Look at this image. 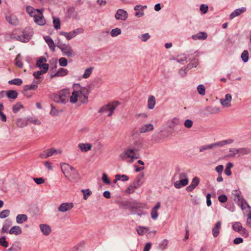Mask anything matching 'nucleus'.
<instances>
[{"label":"nucleus","mask_w":251,"mask_h":251,"mask_svg":"<svg viewBox=\"0 0 251 251\" xmlns=\"http://www.w3.org/2000/svg\"><path fill=\"white\" fill-rule=\"evenodd\" d=\"M75 90L70 97V101L75 103L77 100L85 102L87 100V90L85 88L80 87L79 85L74 86Z\"/></svg>","instance_id":"obj_1"},{"label":"nucleus","mask_w":251,"mask_h":251,"mask_svg":"<svg viewBox=\"0 0 251 251\" xmlns=\"http://www.w3.org/2000/svg\"><path fill=\"white\" fill-rule=\"evenodd\" d=\"M26 11L31 17H33L35 23L40 25H45L46 20L43 15V9H35L32 6H28L26 7Z\"/></svg>","instance_id":"obj_2"},{"label":"nucleus","mask_w":251,"mask_h":251,"mask_svg":"<svg viewBox=\"0 0 251 251\" xmlns=\"http://www.w3.org/2000/svg\"><path fill=\"white\" fill-rule=\"evenodd\" d=\"M70 95V93L68 89H63L54 95L53 100L57 102H64L68 100Z\"/></svg>","instance_id":"obj_3"},{"label":"nucleus","mask_w":251,"mask_h":251,"mask_svg":"<svg viewBox=\"0 0 251 251\" xmlns=\"http://www.w3.org/2000/svg\"><path fill=\"white\" fill-rule=\"evenodd\" d=\"M119 102L117 101H113L101 108L100 111L104 112L107 111L108 112L107 116H110L112 115L113 111L115 108L119 105Z\"/></svg>","instance_id":"obj_4"},{"label":"nucleus","mask_w":251,"mask_h":251,"mask_svg":"<svg viewBox=\"0 0 251 251\" xmlns=\"http://www.w3.org/2000/svg\"><path fill=\"white\" fill-rule=\"evenodd\" d=\"M179 180L176 181L175 183V187L176 188H180L187 185L188 179L187 175L185 173H181L179 175Z\"/></svg>","instance_id":"obj_5"},{"label":"nucleus","mask_w":251,"mask_h":251,"mask_svg":"<svg viewBox=\"0 0 251 251\" xmlns=\"http://www.w3.org/2000/svg\"><path fill=\"white\" fill-rule=\"evenodd\" d=\"M59 48L61 49L63 53L68 57L74 56L75 54L71 47L69 45H62Z\"/></svg>","instance_id":"obj_6"},{"label":"nucleus","mask_w":251,"mask_h":251,"mask_svg":"<svg viewBox=\"0 0 251 251\" xmlns=\"http://www.w3.org/2000/svg\"><path fill=\"white\" fill-rule=\"evenodd\" d=\"M83 31L82 28H77L70 32H61L60 34L64 36L68 40L75 37L77 34L81 33Z\"/></svg>","instance_id":"obj_7"},{"label":"nucleus","mask_w":251,"mask_h":251,"mask_svg":"<svg viewBox=\"0 0 251 251\" xmlns=\"http://www.w3.org/2000/svg\"><path fill=\"white\" fill-rule=\"evenodd\" d=\"M47 59L45 57L39 58L37 62L36 65L41 69L44 70V72H47L49 69V65L46 63Z\"/></svg>","instance_id":"obj_8"},{"label":"nucleus","mask_w":251,"mask_h":251,"mask_svg":"<svg viewBox=\"0 0 251 251\" xmlns=\"http://www.w3.org/2000/svg\"><path fill=\"white\" fill-rule=\"evenodd\" d=\"M135 154V153L134 150L128 149L125 150L123 153L121 154L120 157L122 159L129 158L131 160L134 158Z\"/></svg>","instance_id":"obj_9"},{"label":"nucleus","mask_w":251,"mask_h":251,"mask_svg":"<svg viewBox=\"0 0 251 251\" xmlns=\"http://www.w3.org/2000/svg\"><path fill=\"white\" fill-rule=\"evenodd\" d=\"M60 151H57L53 148L49 149L43 151L40 155L42 158H46L48 157L51 156L54 153H61Z\"/></svg>","instance_id":"obj_10"},{"label":"nucleus","mask_w":251,"mask_h":251,"mask_svg":"<svg viewBox=\"0 0 251 251\" xmlns=\"http://www.w3.org/2000/svg\"><path fill=\"white\" fill-rule=\"evenodd\" d=\"M61 169L64 174L66 176H69L72 173L75 172V170L72 167L67 164H63L61 165Z\"/></svg>","instance_id":"obj_11"},{"label":"nucleus","mask_w":251,"mask_h":251,"mask_svg":"<svg viewBox=\"0 0 251 251\" xmlns=\"http://www.w3.org/2000/svg\"><path fill=\"white\" fill-rule=\"evenodd\" d=\"M127 17L126 12L123 9H118L115 14V18L117 20L125 21Z\"/></svg>","instance_id":"obj_12"},{"label":"nucleus","mask_w":251,"mask_h":251,"mask_svg":"<svg viewBox=\"0 0 251 251\" xmlns=\"http://www.w3.org/2000/svg\"><path fill=\"white\" fill-rule=\"evenodd\" d=\"M2 95H5L9 99H16L18 96V93L15 90L2 91L0 93Z\"/></svg>","instance_id":"obj_13"},{"label":"nucleus","mask_w":251,"mask_h":251,"mask_svg":"<svg viewBox=\"0 0 251 251\" xmlns=\"http://www.w3.org/2000/svg\"><path fill=\"white\" fill-rule=\"evenodd\" d=\"M200 182V179L198 177H195L192 180L191 184L186 188V190L188 192H191L194 190L196 186L198 185Z\"/></svg>","instance_id":"obj_14"},{"label":"nucleus","mask_w":251,"mask_h":251,"mask_svg":"<svg viewBox=\"0 0 251 251\" xmlns=\"http://www.w3.org/2000/svg\"><path fill=\"white\" fill-rule=\"evenodd\" d=\"M73 207V203H62L58 208V210L61 212H65L72 209Z\"/></svg>","instance_id":"obj_15"},{"label":"nucleus","mask_w":251,"mask_h":251,"mask_svg":"<svg viewBox=\"0 0 251 251\" xmlns=\"http://www.w3.org/2000/svg\"><path fill=\"white\" fill-rule=\"evenodd\" d=\"M40 81H37L36 84H32L31 85H27L24 87V92L25 95H27V93L29 90H35L38 87V84Z\"/></svg>","instance_id":"obj_16"},{"label":"nucleus","mask_w":251,"mask_h":251,"mask_svg":"<svg viewBox=\"0 0 251 251\" xmlns=\"http://www.w3.org/2000/svg\"><path fill=\"white\" fill-rule=\"evenodd\" d=\"M147 8L146 6H141V5H136L134 7V10L136 11L135 13V16L138 17H140L143 16L144 12L143 10L145 8Z\"/></svg>","instance_id":"obj_17"},{"label":"nucleus","mask_w":251,"mask_h":251,"mask_svg":"<svg viewBox=\"0 0 251 251\" xmlns=\"http://www.w3.org/2000/svg\"><path fill=\"white\" fill-rule=\"evenodd\" d=\"M20 30L18 29H14L12 32L9 33L10 38L13 40H21V37L19 35L20 33Z\"/></svg>","instance_id":"obj_18"},{"label":"nucleus","mask_w":251,"mask_h":251,"mask_svg":"<svg viewBox=\"0 0 251 251\" xmlns=\"http://www.w3.org/2000/svg\"><path fill=\"white\" fill-rule=\"evenodd\" d=\"M207 35L205 32H201L192 36L193 39L197 40H205L207 38Z\"/></svg>","instance_id":"obj_19"},{"label":"nucleus","mask_w":251,"mask_h":251,"mask_svg":"<svg viewBox=\"0 0 251 251\" xmlns=\"http://www.w3.org/2000/svg\"><path fill=\"white\" fill-rule=\"evenodd\" d=\"M231 100V96L230 94H227L226 95L225 99L221 100V102L224 106H229L230 105Z\"/></svg>","instance_id":"obj_20"},{"label":"nucleus","mask_w":251,"mask_h":251,"mask_svg":"<svg viewBox=\"0 0 251 251\" xmlns=\"http://www.w3.org/2000/svg\"><path fill=\"white\" fill-rule=\"evenodd\" d=\"M236 196L238 199L237 202H238V204L240 205L241 208L243 210L245 209L246 207H249L247 202L241 197H240L239 194Z\"/></svg>","instance_id":"obj_21"},{"label":"nucleus","mask_w":251,"mask_h":251,"mask_svg":"<svg viewBox=\"0 0 251 251\" xmlns=\"http://www.w3.org/2000/svg\"><path fill=\"white\" fill-rule=\"evenodd\" d=\"M246 11V9L245 7H242L241 8H239L235 11H234L230 15V19H232L234 18L236 16H238L240 15L241 14L245 12Z\"/></svg>","instance_id":"obj_22"},{"label":"nucleus","mask_w":251,"mask_h":251,"mask_svg":"<svg viewBox=\"0 0 251 251\" xmlns=\"http://www.w3.org/2000/svg\"><path fill=\"white\" fill-rule=\"evenodd\" d=\"M221 222L220 221L217 222L212 230L213 235L214 237H217L218 236L220 233V229H221Z\"/></svg>","instance_id":"obj_23"},{"label":"nucleus","mask_w":251,"mask_h":251,"mask_svg":"<svg viewBox=\"0 0 251 251\" xmlns=\"http://www.w3.org/2000/svg\"><path fill=\"white\" fill-rule=\"evenodd\" d=\"M10 234L19 235L22 233V229L19 226H14L9 231Z\"/></svg>","instance_id":"obj_24"},{"label":"nucleus","mask_w":251,"mask_h":251,"mask_svg":"<svg viewBox=\"0 0 251 251\" xmlns=\"http://www.w3.org/2000/svg\"><path fill=\"white\" fill-rule=\"evenodd\" d=\"M68 73L67 69L61 68H60L55 74L53 75H51V78L54 76H64L66 75Z\"/></svg>","instance_id":"obj_25"},{"label":"nucleus","mask_w":251,"mask_h":251,"mask_svg":"<svg viewBox=\"0 0 251 251\" xmlns=\"http://www.w3.org/2000/svg\"><path fill=\"white\" fill-rule=\"evenodd\" d=\"M11 226V222L8 220H6L1 229L2 233H8V230Z\"/></svg>","instance_id":"obj_26"},{"label":"nucleus","mask_w":251,"mask_h":251,"mask_svg":"<svg viewBox=\"0 0 251 251\" xmlns=\"http://www.w3.org/2000/svg\"><path fill=\"white\" fill-rule=\"evenodd\" d=\"M40 227L42 232L45 235H48L51 232L50 227L47 225H40Z\"/></svg>","instance_id":"obj_27"},{"label":"nucleus","mask_w":251,"mask_h":251,"mask_svg":"<svg viewBox=\"0 0 251 251\" xmlns=\"http://www.w3.org/2000/svg\"><path fill=\"white\" fill-rule=\"evenodd\" d=\"M6 20L10 24L12 25H17L19 23V21L17 18L13 15L6 17Z\"/></svg>","instance_id":"obj_28"},{"label":"nucleus","mask_w":251,"mask_h":251,"mask_svg":"<svg viewBox=\"0 0 251 251\" xmlns=\"http://www.w3.org/2000/svg\"><path fill=\"white\" fill-rule=\"evenodd\" d=\"M153 127L151 124H147L143 126L140 129V132L141 133H145L147 131H151L153 130Z\"/></svg>","instance_id":"obj_29"},{"label":"nucleus","mask_w":251,"mask_h":251,"mask_svg":"<svg viewBox=\"0 0 251 251\" xmlns=\"http://www.w3.org/2000/svg\"><path fill=\"white\" fill-rule=\"evenodd\" d=\"M27 220V217L25 214H19L16 217V221L19 224H22Z\"/></svg>","instance_id":"obj_30"},{"label":"nucleus","mask_w":251,"mask_h":251,"mask_svg":"<svg viewBox=\"0 0 251 251\" xmlns=\"http://www.w3.org/2000/svg\"><path fill=\"white\" fill-rule=\"evenodd\" d=\"M155 104V98L152 96H151L148 99V107L150 109H152L154 108V105Z\"/></svg>","instance_id":"obj_31"},{"label":"nucleus","mask_w":251,"mask_h":251,"mask_svg":"<svg viewBox=\"0 0 251 251\" xmlns=\"http://www.w3.org/2000/svg\"><path fill=\"white\" fill-rule=\"evenodd\" d=\"M78 147L82 151H87L91 149V145L90 144H80Z\"/></svg>","instance_id":"obj_32"},{"label":"nucleus","mask_w":251,"mask_h":251,"mask_svg":"<svg viewBox=\"0 0 251 251\" xmlns=\"http://www.w3.org/2000/svg\"><path fill=\"white\" fill-rule=\"evenodd\" d=\"M149 230L148 227H145L142 226H138L137 228V231L139 235H143L145 233H147Z\"/></svg>","instance_id":"obj_33"},{"label":"nucleus","mask_w":251,"mask_h":251,"mask_svg":"<svg viewBox=\"0 0 251 251\" xmlns=\"http://www.w3.org/2000/svg\"><path fill=\"white\" fill-rule=\"evenodd\" d=\"M232 228L235 231L239 232L243 228L242 225L240 222H235L233 224Z\"/></svg>","instance_id":"obj_34"},{"label":"nucleus","mask_w":251,"mask_h":251,"mask_svg":"<svg viewBox=\"0 0 251 251\" xmlns=\"http://www.w3.org/2000/svg\"><path fill=\"white\" fill-rule=\"evenodd\" d=\"M45 39L50 49L54 50L55 45L53 40L49 36L45 37Z\"/></svg>","instance_id":"obj_35"},{"label":"nucleus","mask_w":251,"mask_h":251,"mask_svg":"<svg viewBox=\"0 0 251 251\" xmlns=\"http://www.w3.org/2000/svg\"><path fill=\"white\" fill-rule=\"evenodd\" d=\"M115 179L114 180V182L115 183L116 182V181L117 180H121L122 181H126L127 180H128V176H126V175H116L115 176Z\"/></svg>","instance_id":"obj_36"},{"label":"nucleus","mask_w":251,"mask_h":251,"mask_svg":"<svg viewBox=\"0 0 251 251\" xmlns=\"http://www.w3.org/2000/svg\"><path fill=\"white\" fill-rule=\"evenodd\" d=\"M23 105L20 103L18 102L16 103L13 106L12 110L14 113L18 112L20 109L23 108Z\"/></svg>","instance_id":"obj_37"},{"label":"nucleus","mask_w":251,"mask_h":251,"mask_svg":"<svg viewBox=\"0 0 251 251\" xmlns=\"http://www.w3.org/2000/svg\"><path fill=\"white\" fill-rule=\"evenodd\" d=\"M68 16L69 17H73L76 15V12L75 8L73 7H69L67 10Z\"/></svg>","instance_id":"obj_38"},{"label":"nucleus","mask_w":251,"mask_h":251,"mask_svg":"<svg viewBox=\"0 0 251 251\" xmlns=\"http://www.w3.org/2000/svg\"><path fill=\"white\" fill-rule=\"evenodd\" d=\"M8 83L10 84H14V85L20 86L22 84L23 81H22V79H21L20 78H15L13 80H10L8 82Z\"/></svg>","instance_id":"obj_39"},{"label":"nucleus","mask_w":251,"mask_h":251,"mask_svg":"<svg viewBox=\"0 0 251 251\" xmlns=\"http://www.w3.org/2000/svg\"><path fill=\"white\" fill-rule=\"evenodd\" d=\"M233 167V165L231 163H228L227 164L225 170V173L227 176H230L231 174L230 171L231 168Z\"/></svg>","instance_id":"obj_40"},{"label":"nucleus","mask_w":251,"mask_h":251,"mask_svg":"<svg viewBox=\"0 0 251 251\" xmlns=\"http://www.w3.org/2000/svg\"><path fill=\"white\" fill-rule=\"evenodd\" d=\"M93 68H88V69H87L85 71V73L84 74H83V77L84 78H88L90 75H91V73H92V70H93Z\"/></svg>","instance_id":"obj_41"},{"label":"nucleus","mask_w":251,"mask_h":251,"mask_svg":"<svg viewBox=\"0 0 251 251\" xmlns=\"http://www.w3.org/2000/svg\"><path fill=\"white\" fill-rule=\"evenodd\" d=\"M46 73V72H44V70L41 69V71H39L34 72L33 75L35 78L39 79L40 78L41 75H43L44 74Z\"/></svg>","instance_id":"obj_42"},{"label":"nucleus","mask_w":251,"mask_h":251,"mask_svg":"<svg viewBox=\"0 0 251 251\" xmlns=\"http://www.w3.org/2000/svg\"><path fill=\"white\" fill-rule=\"evenodd\" d=\"M10 214V211L8 209L2 210L0 212V218H4L9 216Z\"/></svg>","instance_id":"obj_43"},{"label":"nucleus","mask_w":251,"mask_h":251,"mask_svg":"<svg viewBox=\"0 0 251 251\" xmlns=\"http://www.w3.org/2000/svg\"><path fill=\"white\" fill-rule=\"evenodd\" d=\"M241 57L244 62H246L249 59V53L247 50H244L241 55Z\"/></svg>","instance_id":"obj_44"},{"label":"nucleus","mask_w":251,"mask_h":251,"mask_svg":"<svg viewBox=\"0 0 251 251\" xmlns=\"http://www.w3.org/2000/svg\"><path fill=\"white\" fill-rule=\"evenodd\" d=\"M59 63L61 66L65 67L67 65L68 61L65 57H61L59 60Z\"/></svg>","instance_id":"obj_45"},{"label":"nucleus","mask_w":251,"mask_h":251,"mask_svg":"<svg viewBox=\"0 0 251 251\" xmlns=\"http://www.w3.org/2000/svg\"><path fill=\"white\" fill-rule=\"evenodd\" d=\"M121 29L118 28L113 29L111 31V35L112 36H116L121 33Z\"/></svg>","instance_id":"obj_46"},{"label":"nucleus","mask_w":251,"mask_h":251,"mask_svg":"<svg viewBox=\"0 0 251 251\" xmlns=\"http://www.w3.org/2000/svg\"><path fill=\"white\" fill-rule=\"evenodd\" d=\"M0 245L5 248L8 247V244L6 241V238L5 237H2L0 238Z\"/></svg>","instance_id":"obj_47"},{"label":"nucleus","mask_w":251,"mask_h":251,"mask_svg":"<svg viewBox=\"0 0 251 251\" xmlns=\"http://www.w3.org/2000/svg\"><path fill=\"white\" fill-rule=\"evenodd\" d=\"M53 23L55 29H58L60 28V22L58 19H54Z\"/></svg>","instance_id":"obj_48"},{"label":"nucleus","mask_w":251,"mask_h":251,"mask_svg":"<svg viewBox=\"0 0 251 251\" xmlns=\"http://www.w3.org/2000/svg\"><path fill=\"white\" fill-rule=\"evenodd\" d=\"M197 89L200 94L202 95H204L205 94V87L203 85H200L198 86Z\"/></svg>","instance_id":"obj_49"},{"label":"nucleus","mask_w":251,"mask_h":251,"mask_svg":"<svg viewBox=\"0 0 251 251\" xmlns=\"http://www.w3.org/2000/svg\"><path fill=\"white\" fill-rule=\"evenodd\" d=\"M82 192L83 194V197L85 200H86L87 198L91 194V192L89 189L82 190Z\"/></svg>","instance_id":"obj_50"},{"label":"nucleus","mask_w":251,"mask_h":251,"mask_svg":"<svg viewBox=\"0 0 251 251\" xmlns=\"http://www.w3.org/2000/svg\"><path fill=\"white\" fill-rule=\"evenodd\" d=\"M246 225L248 226L251 227V210L249 211L247 215Z\"/></svg>","instance_id":"obj_51"},{"label":"nucleus","mask_w":251,"mask_h":251,"mask_svg":"<svg viewBox=\"0 0 251 251\" xmlns=\"http://www.w3.org/2000/svg\"><path fill=\"white\" fill-rule=\"evenodd\" d=\"M208 9V7L206 5L204 4H201L200 7V10L203 13L205 14L207 12V10Z\"/></svg>","instance_id":"obj_52"},{"label":"nucleus","mask_w":251,"mask_h":251,"mask_svg":"<svg viewBox=\"0 0 251 251\" xmlns=\"http://www.w3.org/2000/svg\"><path fill=\"white\" fill-rule=\"evenodd\" d=\"M239 232L244 237H247L249 236V232L245 228L243 227L242 230H241Z\"/></svg>","instance_id":"obj_53"},{"label":"nucleus","mask_w":251,"mask_h":251,"mask_svg":"<svg viewBox=\"0 0 251 251\" xmlns=\"http://www.w3.org/2000/svg\"><path fill=\"white\" fill-rule=\"evenodd\" d=\"M232 141H233L231 139H229V140H224V141H222L221 142L217 143L216 145H218V146H223V145H226V144L231 143L232 142Z\"/></svg>","instance_id":"obj_54"},{"label":"nucleus","mask_w":251,"mask_h":251,"mask_svg":"<svg viewBox=\"0 0 251 251\" xmlns=\"http://www.w3.org/2000/svg\"><path fill=\"white\" fill-rule=\"evenodd\" d=\"M168 244V241L167 240H164L162 243L160 244V248L162 250H164L166 248V247L167 246Z\"/></svg>","instance_id":"obj_55"},{"label":"nucleus","mask_w":251,"mask_h":251,"mask_svg":"<svg viewBox=\"0 0 251 251\" xmlns=\"http://www.w3.org/2000/svg\"><path fill=\"white\" fill-rule=\"evenodd\" d=\"M33 179L37 184H41L45 182L44 179L42 177L34 178Z\"/></svg>","instance_id":"obj_56"},{"label":"nucleus","mask_w":251,"mask_h":251,"mask_svg":"<svg viewBox=\"0 0 251 251\" xmlns=\"http://www.w3.org/2000/svg\"><path fill=\"white\" fill-rule=\"evenodd\" d=\"M15 65L19 68H21L23 67V63L20 58L17 57L15 59Z\"/></svg>","instance_id":"obj_57"},{"label":"nucleus","mask_w":251,"mask_h":251,"mask_svg":"<svg viewBox=\"0 0 251 251\" xmlns=\"http://www.w3.org/2000/svg\"><path fill=\"white\" fill-rule=\"evenodd\" d=\"M102 179L103 181L107 184H110V180L109 178H108L107 175L105 174H103L102 177Z\"/></svg>","instance_id":"obj_58"},{"label":"nucleus","mask_w":251,"mask_h":251,"mask_svg":"<svg viewBox=\"0 0 251 251\" xmlns=\"http://www.w3.org/2000/svg\"><path fill=\"white\" fill-rule=\"evenodd\" d=\"M193 125V122L190 120H187L184 123V126L186 127L190 128Z\"/></svg>","instance_id":"obj_59"},{"label":"nucleus","mask_w":251,"mask_h":251,"mask_svg":"<svg viewBox=\"0 0 251 251\" xmlns=\"http://www.w3.org/2000/svg\"><path fill=\"white\" fill-rule=\"evenodd\" d=\"M218 200L221 202H225L227 201V199L226 195H222L219 196Z\"/></svg>","instance_id":"obj_60"},{"label":"nucleus","mask_w":251,"mask_h":251,"mask_svg":"<svg viewBox=\"0 0 251 251\" xmlns=\"http://www.w3.org/2000/svg\"><path fill=\"white\" fill-rule=\"evenodd\" d=\"M151 216L153 219H156L158 217L157 210L152 209L151 212Z\"/></svg>","instance_id":"obj_61"},{"label":"nucleus","mask_w":251,"mask_h":251,"mask_svg":"<svg viewBox=\"0 0 251 251\" xmlns=\"http://www.w3.org/2000/svg\"><path fill=\"white\" fill-rule=\"evenodd\" d=\"M216 171L219 174H221L223 172L224 167L223 165H220L216 167Z\"/></svg>","instance_id":"obj_62"},{"label":"nucleus","mask_w":251,"mask_h":251,"mask_svg":"<svg viewBox=\"0 0 251 251\" xmlns=\"http://www.w3.org/2000/svg\"><path fill=\"white\" fill-rule=\"evenodd\" d=\"M136 187L135 186H130L126 190V193H128V194H130V193H133Z\"/></svg>","instance_id":"obj_63"},{"label":"nucleus","mask_w":251,"mask_h":251,"mask_svg":"<svg viewBox=\"0 0 251 251\" xmlns=\"http://www.w3.org/2000/svg\"><path fill=\"white\" fill-rule=\"evenodd\" d=\"M243 242V240L241 238H235L234 241L233 243L234 244H239L240 243H242Z\"/></svg>","instance_id":"obj_64"}]
</instances>
